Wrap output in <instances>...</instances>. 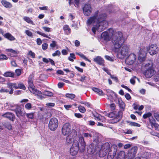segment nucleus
Returning <instances> with one entry per match:
<instances>
[{"instance_id": "7ed1b4c3", "label": "nucleus", "mask_w": 159, "mask_h": 159, "mask_svg": "<svg viewBox=\"0 0 159 159\" xmlns=\"http://www.w3.org/2000/svg\"><path fill=\"white\" fill-rule=\"evenodd\" d=\"M112 34L111 39L114 46L115 49H119L125 42L122 34L121 32H118Z\"/></svg>"}, {"instance_id": "a878e982", "label": "nucleus", "mask_w": 159, "mask_h": 159, "mask_svg": "<svg viewBox=\"0 0 159 159\" xmlns=\"http://www.w3.org/2000/svg\"><path fill=\"white\" fill-rule=\"evenodd\" d=\"M117 159H127L125 152L123 151L120 152L117 156Z\"/></svg>"}, {"instance_id": "a19ab883", "label": "nucleus", "mask_w": 159, "mask_h": 159, "mask_svg": "<svg viewBox=\"0 0 159 159\" xmlns=\"http://www.w3.org/2000/svg\"><path fill=\"white\" fill-rule=\"evenodd\" d=\"M76 54L79 55L82 58L86 61L90 62V61L89 60L87 57H86L83 54L78 53H76Z\"/></svg>"}, {"instance_id": "5701e85b", "label": "nucleus", "mask_w": 159, "mask_h": 159, "mask_svg": "<svg viewBox=\"0 0 159 159\" xmlns=\"http://www.w3.org/2000/svg\"><path fill=\"white\" fill-rule=\"evenodd\" d=\"M1 3L2 5L6 8H10L12 7V4L6 0H2Z\"/></svg>"}, {"instance_id": "6e6d98bb", "label": "nucleus", "mask_w": 159, "mask_h": 159, "mask_svg": "<svg viewBox=\"0 0 159 159\" xmlns=\"http://www.w3.org/2000/svg\"><path fill=\"white\" fill-rule=\"evenodd\" d=\"M60 54V52L59 50H57L54 53L52 54V55L54 57L57 56H59Z\"/></svg>"}, {"instance_id": "393cba45", "label": "nucleus", "mask_w": 159, "mask_h": 159, "mask_svg": "<svg viewBox=\"0 0 159 159\" xmlns=\"http://www.w3.org/2000/svg\"><path fill=\"white\" fill-rule=\"evenodd\" d=\"M118 102L119 106L120 108L121 111H124L125 110V105L122 100L121 98L118 99Z\"/></svg>"}, {"instance_id": "338daca9", "label": "nucleus", "mask_w": 159, "mask_h": 159, "mask_svg": "<svg viewBox=\"0 0 159 159\" xmlns=\"http://www.w3.org/2000/svg\"><path fill=\"white\" fill-rule=\"evenodd\" d=\"M46 105L49 107H53L55 105V104L54 103H47Z\"/></svg>"}, {"instance_id": "473e14b6", "label": "nucleus", "mask_w": 159, "mask_h": 159, "mask_svg": "<svg viewBox=\"0 0 159 159\" xmlns=\"http://www.w3.org/2000/svg\"><path fill=\"white\" fill-rule=\"evenodd\" d=\"M64 30L65 31L66 34H69L70 33V29L69 28L68 25H65L63 27Z\"/></svg>"}, {"instance_id": "774afa93", "label": "nucleus", "mask_w": 159, "mask_h": 159, "mask_svg": "<svg viewBox=\"0 0 159 159\" xmlns=\"http://www.w3.org/2000/svg\"><path fill=\"white\" fill-rule=\"evenodd\" d=\"M9 92L8 90L7 89H0V93H7Z\"/></svg>"}, {"instance_id": "e2e57ef3", "label": "nucleus", "mask_w": 159, "mask_h": 159, "mask_svg": "<svg viewBox=\"0 0 159 159\" xmlns=\"http://www.w3.org/2000/svg\"><path fill=\"white\" fill-rule=\"evenodd\" d=\"M25 107L26 109L29 110L31 107V104L30 103H28L25 105Z\"/></svg>"}, {"instance_id": "9d476101", "label": "nucleus", "mask_w": 159, "mask_h": 159, "mask_svg": "<svg viewBox=\"0 0 159 159\" xmlns=\"http://www.w3.org/2000/svg\"><path fill=\"white\" fill-rule=\"evenodd\" d=\"M117 151V147L116 145H113L108 151L107 158L108 159H113L116 154Z\"/></svg>"}, {"instance_id": "864d4df0", "label": "nucleus", "mask_w": 159, "mask_h": 159, "mask_svg": "<svg viewBox=\"0 0 159 159\" xmlns=\"http://www.w3.org/2000/svg\"><path fill=\"white\" fill-rule=\"evenodd\" d=\"M42 29L44 30V31L46 32H50L51 28L45 26H43L42 27Z\"/></svg>"}, {"instance_id": "f3484780", "label": "nucleus", "mask_w": 159, "mask_h": 159, "mask_svg": "<svg viewBox=\"0 0 159 159\" xmlns=\"http://www.w3.org/2000/svg\"><path fill=\"white\" fill-rule=\"evenodd\" d=\"M11 111H15L16 115L19 117L23 116L25 113V111L22 110L19 106H16L15 109H11Z\"/></svg>"}, {"instance_id": "39448f33", "label": "nucleus", "mask_w": 159, "mask_h": 159, "mask_svg": "<svg viewBox=\"0 0 159 159\" xmlns=\"http://www.w3.org/2000/svg\"><path fill=\"white\" fill-rule=\"evenodd\" d=\"M146 70L144 72V74L146 78H150L155 73V71L152 68V64L148 63L145 65Z\"/></svg>"}, {"instance_id": "6ab92c4d", "label": "nucleus", "mask_w": 159, "mask_h": 159, "mask_svg": "<svg viewBox=\"0 0 159 159\" xmlns=\"http://www.w3.org/2000/svg\"><path fill=\"white\" fill-rule=\"evenodd\" d=\"M2 116L8 118L9 120L14 121L15 119V117L14 114L12 113L7 112L3 114Z\"/></svg>"}, {"instance_id": "72a5a7b5", "label": "nucleus", "mask_w": 159, "mask_h": 159, "mask_svg": "<svg viewBox=\"0 0 159 159\" xmlns=\"http://www.w3.org/2000/svg\"><path fill=\"white\" fill-rule=\"evenodd\" d=\"M14 74V73L11 72H6L4 74V76L6 77H13Z\"/></svg>"}, {"instance_id": "f257e3e1", "label": "nucleus", "mask_w": 159, "mask_h": 159, "mask_svg": "<svg viewBox=\"0 0 159 159\" xmlns=\"http://www.w3.org/2000/svg\"><path fill=\"white\" fill-rule=\"evenodd\" d=\"M159 50L158 47L156 44H151L146 48H141L139 52L138 60L141 62L145 60L146 51H148L151 55H153L156 54Z\"/></svg>"}, {"instance_id": "f704fd0d", "label": "nucleus", "mask_w": 159, "mask_h": 159, "mask_svg": "<svg viewBox=\"0 0 159 159\" xmlns=\"http://www.w3.org/2000/svg\"><path fill=\"white\" fill-rule=\"evenodd\" d=\"M17 89H22L25 90L26 87L24 84L21 83H16Z\"/></svg>"}, {"instance_id": "603ef678", "label": "nucleus", "mask_w": 159, "mask_h": 159, "mask_svg": "<svg viewBox=\"0 0 159 159\" xmlns=\"http://www.w3.org/2000/svg\"><path fill=\"white\" fill-rule=\"evenodd\" d=\"M15 73L17 76H19L21 74V70L20 69H17L15 70Z\"/></svg>"}, {"instance_id": "f03ea898", "label": "nucleus", "mask_w": 159, "mask_h": 159, "mask_svg": "<svg viewBox=\"0 0 159 159\" xmlns=\"http://www.w3.org/2000/svg\"><path fill=\"white\" fill-rule=\"evenodd\" d=\"M99 16L100 17L99 21L97 23L96 25L94 26L92 29L94 34H95L96 30L101 32L104 30L108 25L107 21L105 20L106 17V14H102V15H100Z\"/></svg>"}, {"instance_id": "c756f323", "label": "nucleus", "mask_w": 159, "mask_h": 159, "mask_svg": "<svg viewBox=\"0 0 159 159\" xmlns=\"http://www.w3.org/2000/svg\"><path fill=\"white\" fill-rule=\"evenodd\" d=\"M92 90L99 95H104L102 91L100 89L94 87L93 88Z\"/></svg>"}, {"instance_id": "1a4fd4ad", "label": "nucleus", "mask_w": 159, "mask_h": 159, "mask_svg": "<svg viewBox=\"0 0 159 159\" xmlns=\"http://www.w3.org/2000/svg\"><path fill=\"white\" fill-rule=\"evenodd\" d=\"M68 135L66 138V142L68 143H71L73 141H77L74 140V139H76L77 137V133L75 130L72 129L71 133Z\"/></svg>"}, {"instance_id": "5fc2aeb1", "label": "nucleus", "mask_w": 159, "mask_h": 159, "mask_svg": "<svg viewBox=\"0 0 159 159\" xmlns=\"http://www.w3.org/2000/svg\"><path fill=\"white\" fill-rule=\"evenodd\" d=\"M130 125L131 126H137L139 127L140 126V125L139 124L134 122H131L130 123Z\"/></svg>"}, {"instance_id": "c9c22d12", "label": "nucleus", "mask_w": 159, "mask_h": 159, "mask_svg": "<svg viewBox=\"0 0 159 159\" xmlns=\"http://www.w3.org/2000/svg\"><path fill=\"white\" fill-rule=\"evenodd\" d=\"M153 120H151L149 119V123L147 125L148 128L151 129H153Z\"/></svg>"}, {"instance_id": "37998d69", "label": "nucleus", "mask_w": 159, "mask_h": 159, "mask_svg": "<svg viewBox=\"0 0 159 159\" xmlns=\"http://www.w3.org/2000/svg\"><path fill=\"white\" fill-rule=\"evenodd\" d=\"M36 33L37 34H38L40 35H41V36H42L43 37H45L46 38H47L48 39H50V37H49L48 35H47L46 34H45L44 33L40 32L39 31H37Z\"/></svg>"}, {"instance_id": "f8f14e48", "label": "nucleus", "mask_w": 159, "mask_h": 159, "mask_svg": "<svg viewBox=\"0 0 159 159\" xmlns=\"http://www.w3.org/2000/svg\"><path fill=\"white\" fill-rule=\"evenodd\" d=\"M80 147L78 141H74L70 148V154L73 156L76 155Z\"/></svg>"}, {"instance_id": "bf43d9fd", "label": "nucleus", "mask_w": 159, "mask_h": 159, "mask_svg": "<svg viewBox=\"0 0 159 159\" xmlns=\"http://www.w3.org/2000/svg\"><path fill=\"white\" fill-rule=\"evenodd\" d=\"M7 57L6 55L4 54H1L0 55V60H7Z\"/></svg>"}, {"instance_id": "0e129e2a", "label": "nucleus", "mask_w": 159, "mask_h": 159, "mask_svg": "<svg viewBox=\"0 0 159 159\" xmlns=\"http://www.w3.org/2000/svg\"><path fill=\"white\" fill-rule=\"evenodd\" d=\"M124 133L126 134H132V132L130 129H127L125 130Z\"/></svg>"}, {"instance_id": "20e7f679", "label": "nucleus", "mask_w": 159, "mask_h": 159, "mask_svg": "<svg viewBox=\"0 0 159 159\" xmlns=\"http://www.w3.org/2000/svg\"><path fill=\"white\" fill-rule=\"evenodd\" d=\"M34 76L33 74L30 75L28 79V82L29 85L28 89L30 92L36 95H39L42 94L41 91L38 90L34 88L33 83V79Z\"/></svg>"}, {"instance_id": "0eeeda50", "label": "nucleus", "mask_w": 159, "mask_h": 159, "mask_svg": "<svg viewBox=\"0 0 159 159\" xmlns=\"http://www.w3.org/2000/svg\"><path fill=\"white\" fill-rule=\"evenodd\" d=\"M102 14H99L98 11H96L94 13L93 16L90 17L87 21V24L88 25H89L91 24H93L94 22L96 23L99 21V19L100 17L99 16L102 15Z\"/></svg>"}, {"instance_id": "49530a36", "label": "nucleus", "mask_w": 159, "mask_h": 159, "mask_svg": "<svg viewBox=\"0 0 159 159\" xmlns=\"http://www.w3.org/2000/svg\"><path fill=\"white\" fill-rule=\"evenodd\" d=\"M106 91L108 93V95H110L111 96L115 95V93L113 91L110 90H107Z\"/></svg>"}, {"instance_id": "4be33fe9", "label": "nucleus", "mask_w": 159, "mask_h": 159, "mask_svg": "<svg viewBox=\"0 0 159 159\" xmlns=\"http://www.w3.org/2000/svg\"><path fill=\"white\" fill-rule=\"evenodd\" d=\"M93 61L97 64L101 65H103L104 62V60L100 56H97L94 58Z\"/></svg>"}, {"instance_id": "c85d7f7f", "label": "nucleus", "mask_w": 159, "mask_h": 159, "mask_svg": "<svg viewBox=\"0 0 159 159\" xmlns=\"http://www.w3.org/2000/svg\"><path fill=\"white\" fill-rule=\"evenodd\" d=\"M4 37L10 41H12L15 40V38L10 33H7L6 34Z\"/></svg>"}, {"instance_id": "c03bdc74", "label": "nucleus", "mask_w": 159, "mask_h": 159, "mask_svg": "<svg viewBox=\"0 0 159 159\" xmlns=\"http://www.w3.org/2000/svg\"><path fill=\"white\" fill-rule=\"evenodd\" d=\"M83 136L85 138H91L92 134L90 133H85L83 134Z\"/></svg>"}, {"instance_id": "7c9ffc66", "label": "nucleus", "mask_w": 159, "mask_h": 159, "mask_svg": "<svg viewBox=\"0 0 159 159\" xmlns=\"http://www.w3.org/2000/svg\"><path fill=\"white\" fill-rule=\"evenodd\" d=\"M133 108L135 110L139 109V110H141L143 109L144 108L143 106L141 105L140 106L136 103H134L133 105Z\"/></svg>"}, {"instance_id": "69168bd1", "label": "nucleus", "mask_w": 159, "mask_h": 159, "mask_svg": "<svg viewBox=\"0 0 159 159\" xmlns=\"http://www.w3.org/2000/svg\"><path fill=\"white\" fill-rule=\"evenodd\" d=\"M48 44L47 43H44L42 45V48L43 50H46L48 48Z\"/></svg>"}, {"instance_id": "e433bc0d", "label": "nucleus", "mask_w": 159, "mask_h": 159, "mask_svg": "<svg viewBox=\"0 0 159 159\" xmlns=\"http://www.w3.org/2000/svg\"><path fill=\"white\" fill-rule=\"evenodd\" d=\"M66 97L69 98L71 99L75 98V96L73 94L67 93L66 95Z\"/></svg>"}, {"instance_id": "58836bf2", "label": "nucleus", "mask_w": 159, "mask_h": 159, "mask_svg": "<svg viewBox=\"0 0 159 159\" xmlns=\"http://www.w3.org/2000/svg\"><path fill=\"white\" fill-rule=\"evenodd\" d=\"M57 45V42L55 41H52L50 44V46L52 49H53Z\"/></svg>"}, {"instance_id": "aec40b11", "label": "nucleus", "mask_w": 159, "mask_h": 159, "mask_svg": "<svg viewBox=\"0 0 159 159\" xmlns=\"http://www.w3.org/2000/svg\"><path fill=\"white\" fill-rule=\"evenodd\" d=\"M7 85L8 87L11 89L9 91V93L11 94L13 93V88L17 89L16 83H8L7 84Z\"/></svg>"}, {"instance_id": "4d7b16f0", "label": "nucleus", "mask_w": 159, "mask_h": 159, "mask_svg": "<svg viewBox=\"0 0 159 159\" xmlns=\"http://www.w3.org/2000/svg\"><path fill=\"white\" fill-rule=\"evenodd\" d=\"M134 79H137L139 81V79L138 78H137L136 77H134L132 79H131L130 80L131 83L133 84H134L135 83V80Z\"/></svg>"}, {"instance_id": "b1692460", "label": "nucleus", "mask_w": 159, "mask_h": 159, "mask_svg": "<svg viewBox=\"0 0 159 159\" xmlns=\"http://www.w3.org/2000/svg\"><path fill=\"white\" fill-rule=\"evenodd\" d=\"M79 141L81 145L80 148L82 149V150H84L85 149V143L83 137L81 136L79 137Z\"/></svg>"}, {"instance_id": "ea45409f", "label": "nucleus", "mask_w": 159, "mask_h": 159, "mask_svg": "<svg viewBox=\"0 0 159 159\" xmlns=\"http://www.w3.org/2000/svg\"><path fill=\"white\" fill-rule=\"evenodd\" d=\"M78 108L79 111L81 113H84L86 111L85 108L83 106H80L78 107Z\"/></svg>"}, {"instance_id": "2eb2a0df", "label": "nucleus", "mask_w": 159, "mask_h": 159, "mask_svg": "<svg viewBox=\"0 0 159 159\" xmlns=\"http://www.w3.org/2000/svg\"><path fill=\"white\" fill-rule=\"evenodd\" d=\"M136 57L134 53H131L126 58L125 62L129 65L133 64L136 60Z\"/></svg>"}, {"instance_id": "4468645a", "label": "nucleus", "mask_w": 159, "mask_h": 159, "mask_svg": "<svg viewBox=\"0 0 159 159\" xmlns=\"http://www.w3.org/2000/svg\"><path fill=\"white\" fill-rule=\"evenodd\" d=\"M71 128V126L69 123L65 124L61 129L62 134L65 136L70 134L72 131Z\"/></svg>"}, {"instance_id": "2f4dec72", "label": "nucleus", "mask_w": 159, "mask_h": 159, "mask_svg": "<svg viewBox=\"0 0 159 159\" xmlns=\"http://www.w3.org/2000/svg\"><path fill=\"white\" fill-rule=\"evenodd\" d=\"M23 19L25 21L28 23L30 24L34 25H35L33 21L29 17L25 16L23 18Z\"/></svg>"}, {"instance_id": "9b49d317", "label": "nucleus", "mask_w": 159, "mask_h": 159, "mask_svg": "<svg viewBox=\"0 0 159 159\" xmlns=\"http://www.w3.org/2000/svg\"><path fill=\"white\" fill-rule=\"evenodd\" d=\"M138 149L137 147L134 146L129 150L126 155V158L127 159H132L134 158L137 152Z\"/></svg>"}, {"instance_id": "a211bd4d", "label": "nucleus", "mask_w": 159, "mask_h": 159, "mask_svg": "<svg viewBox=\"0 0 159 159\" xmlns=\"http://www.w3.org/2000/svg\"><path fill=\"white\" fill-rule=\"evenodd\" d=\"M84 14L87 16H89L91 13V8L90 4H86L83 9Z\"/></svg>"}, {"instance_id": "3c124183", "label": "nucleus", "mask_w": 159, "mask_h": 159, "mask_svg": "<svg viewBox=\"0 0 159 159\" xmlns=\"http://www.w3.org/2000/svg\"><path fill=\"white\" fill-rule=\"evenodd\" d=\"M6 51H7L10 52L12 53H13L15 54H17L18 52L16 51H15L12 49H6Z\"/></svg>"}, {"instance_id": "a18cd8bd", "label": "nucleus", "mask_w": 159, "mask_h": 159, "mask_svg": "<svg viewBox=\"0 0 159 159\" xmlns=\"http://www.w3.org/2000/svg\"><path fill=\"white\" fill-rule=\"evenodd\" d=\"M26 115L28 118L31 119H33L34 118V114L33 113H27Z\"/></svg>"}, {"instance_id": "cd10ccee", "label": "nucleus", "mask_w": 159, "mask_h": 159, "mask_svg": "<svg viewBox=\"0 0 159 159\" xmlns=\"http://www.w3.org/2000/svg\"><path fill=\"white\" fill-rule=\"evenodd\" d=\"M94 116L97 120H100L103 122L105 121V117L100 115L97 114L94 115Z\"/></svg>"}, {"instance_id": "ddd939ff", "label": "nucleus", "mask_w": 159, "mask_h": 159, "mask_svg": "<svg viewBox=\"0 0 159 159\" xmlns=\"http://www.w3.org/2000/svg\"><path fill=\"white\" fill-rule=\"evenodd\" d=\"M58 122L56 118H54L50 119L48 124L49 129L52 131H54L57 128Z\"/></svg>"}, {"instance_id": "052dcab7", "label": "nucleus", "mask_w": 159, "mask_h": 159, "mask_svg": "<svg viewBox=\"0 0 159 159\" xmlns=\"http://www.w3.org/2000/svg\"><path fill=\"white\" fill-rule=\"evenodd\" d=\"M154 126L156 129L159 130V125L157 123H155L154 121H153V126Z\"/></svg>"}, {"instance_id": "412c9836", "label": "nucleus", "mask_w": 159, "mask_h": 159, "mask_svg": "<svg viewBox=\"0 0 159 159\" xmlns=\"http://www.w3.org/2000/svg\"><path fill=\"white\" fill-rule=\"evenodd\" d=\"M112 35L109 33H108L107 32H104L101 34L102 38L104 40L108 41L111 38Z\"/></svg>"}, {"instance_id": "13d9d810", "label": "nucleus", "mask_w": 159, "mask_h": 159, "mask_svg": "<svg viewBox=\"0 0 159 159\" xmlns=\"http://www.w3.org/2000/svg\"><path fill=\"white\" fill-rule=\"evenodd\" d=\"M25 34L28 36L32 37V33L29 30H26L25 31Z\"/></svg>"}, {"instance_id": "423d86ee", "label": "nucleus", "mask_w": 159, "mask_h": 159, "mask_svg": "<svg viewBox=\"0 0 159 159\" xmlns=\"http://www.w3.org/2000/svg\"><path fill=\"white\" fill-rule=\"evenodd\" d=\"M122 114V113L121 111H114L106 115L109 117L114 118V121L113 123H115L120 120Z\"/></svg>"}, {"instance_id": "bb28decb", "label": "nucleus", "mask_w": 159, "mask_h": 159, "mask_svg": "<svg viewBox=\"0 0 159 159\" xmlns=\"http://www.w3.org/2000/svg\"><path fill=\"white\" fill-rule=\"evenodd\" d=\"M87 151L88 153L89 154H93L95 152V149L93 148L92 144H90L89 145L87 148Z\"/></svg>"}, {"instance_id": "79ce46f5", "label": "nucleus", "mask_w": 159, "mask_h": 159, "mask_svg": "<svg viewBox=\"0 0 159 159\" xmlns=\"http://www.w3.org/2000/svg\"><path fill=\"white\" fill-rule=\"evenodd\" d=\"M68 59L70 61H73V59H75V54L73 53H70V56L68 57Z\"/></svg>"}, {"instance_id": "de8ad7c7", "label": "nucleus", "mask_w": 159, "mask_h": 159, "mask_svg": "<svg viewBox=\"0 0 159 159\" xmlns=\"http://www.w3.org/2000/svg\"><path fill=\"white\" fill-rule=\"evenodd\" d=\"M154 80L155 82L159 81V74H156L154 76Z\"/></svg>"}, {"instance_id": "09e8293b", "label": "nucleus", "mask_w": 159, "mask_h": 159, "mask_svg": "<svg viewBox=\"0 0 159 159\" xmlns=\"http://www.w3.org/2000/svg\"><path fill=\"white\" fill-rule=\"evenodd\" d=\"M151 116V113L150 112H148L147 113L145 114L144 115H143V117L144 119H146L148 117H149Z\"/></svg>"}, {"instance_id": "680f3d73", "label": "nucleus", "mask_w": 159, "mask_h": 159, "mask_svg": "<svg viewBox=\"0 0 159 159\" xmlns=\"http://www.w3.org/2000/svg\"><path fill=\"white\" fill-rule=\"evenodd\" d=\"M28 54L31 56L32 58H35V53L32 52V51H30L29 52Z\"/></svg>"}, {"instance_id": "dca6fc26", "label": "nucleus", "mask_w": 159, "mask_h": 159, "mask_svg": "<svg viewBox=\"0 0 159 159\" xmlns=\"http://www.w3.org/2000/svg\"><path fill=\"white\" fill-rule=\"evenodd\" d=\"M130 47L129 45H124L122 46L119 51V53L124 56H126L129 52Z\"/></svg>"}, {"instance_id": "6e6552de", "label": "nucleus", "mask_w": 159, "mask_h": 159, "mask_svg": "<svg viewBox=\"0 0 159 159\" xmlns=\"http://www.w3.org/2000/svg\"><path fill=\"white\" fill-rule=\"evenodd\" d=\"M110 149V145L108 143H106L103 144L99 152V156L100 157H104L108 152Z\"/></svg>"}, {"instance_id": "4c0bfd02", "label": "nucleus", "mask_w": 159, "mask_h": 159, "mask_svg": "<svg viewBox=\"0 0 159 159\" xmlns=\"http://www.w3.org/2000/svg\"><path fill=\"white\" fill-rule=\"evenodd\" d=\"M43 94L44 95L51 97L53 96V94L52 93L48 91H45L43 92Z\"/></svg>"}, {"instance_id": "8fccbe9b", "label": "nucleus", "mask_w": 159, "mask_h": 159, "mask_svg": "<svg viewBox=\"0 0 159 159\" xmlns=\"http://www.w3.org/2000/svg\"><path fill=\"white\" fill-rule=\"evenodd\" d=\"M105 57L106 59L108 61H114V59L113 58L109 56L106 55L105 56Z\"/></svg>"}]
</instances>
